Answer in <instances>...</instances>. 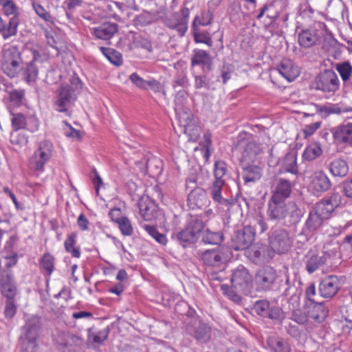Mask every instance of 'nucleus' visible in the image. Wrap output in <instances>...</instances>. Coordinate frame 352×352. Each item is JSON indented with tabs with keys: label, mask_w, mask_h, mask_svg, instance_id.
<instances>
[{
	"label": "nucleus",
	"mask_w": 352,
	"mask_h": 352,
	"mask_svg": "<svg viewBox=\"0 0 352 352\" xmlns=\"http://www.w3.org/2000/svg\"><path fill=\"white\" fill-rule=\"evenodd\" d=\"M266 318L280 322L285 318V316L280 307L274 305L270 307Z\"/></svg>",
	"instance_id": "nucleus-58"
},
{
	"label": "nucleus",
	"mask_w": 352,
	"mask_h": 352,
	"mask_svg": "<svg viewBox=\"0 0 352 352\" xmlns=\"http://www.w3.org/2000/svg\"><path fill=\"white\" fill-rule=\"evenodd\" d=\"M277 70L289 82L300 75V69L291 60L283 59L277 66Z\"/></svg>",
	"instance_id": "nucleus-26"
},
{
	"label": "nucleus",
	"mask_w": 352,
	"mask_h": 352,
	"mask_svg": "<svg viewBox=\"0 0 352 352\" xmlns=\"http://www.w3.org/2000/svg\"><path fill=\"white\" fill-rule=\"evenodd\" d=\"M342 285L341 278L333 275L328 276L322 279L319 284V295L322 298L331 299L336 295Z\"/></svg>",
	"instance_id": "nucleus-15"
},
{
	"label": "nucleus",
	"mask_w": 352,
	"mask_h": 352,
	"mask_svg": "<svg viewBox=\"0 0 352 352\" xmlns=\"http://www.w3.org/2000/svg\"><path fill=\"white\" fill-rule=\"evenodd\" d=\"M265 250V247L252 246L248 250V256L254 262H257L260 260L262 252Z\"/></svg>",
	"instance_id": "nucleus-63"
},
{
	"label": "nucleus",
	"mask_w": 352,
	"mask_h": 352,
	"mask_svg": "<svg viewBox=\"0 0 352 352\" xmlns=\"http://www.w3.org/2000/svg\"><path fill=\"white\" fill-rule=\"evenodd\" d=\"M234 150L241 153L240 164L252 163L256 160L261 150L252 135L247 132H241L237 136Z\"/></svg>",
	"instance_id": "nucleus-3"
},
{
	"label": "nucleus",
	"mask_w": 352,
	"mask_h": 352,
	"mask_svg": "<svg viewBox=\"0 0 352 352\" xmlns=\"http://www.w3.org/2000/svg\"><path fill=\"white\" fill-rule=\"evenodd\" d=\"M223 293L228 296V297L235 302H239L241 300V296L237 294L236 291L234 290V287H230L228 285H222L221 286Z\"/></svg>",
	"instance_id": "nucleus-61"
},
{
	"label": "nucleus",
	"mask_w": 352,
	"mask_h": 352,
	"mask_svg": "<svg viewBox=\"0 0 352 352\" xmlns=\"http://www.w3.org/2000/svg\"><path fill=\"white\" fill-rule=\"evenodd\" d=\"M189 16V9L184 7L170 16L164 17L162 21L166 27L175 30L181 36H183L188 30Z\"/></svg>",
	"instance_id": "nucleus-10"
},
{
	"label": "nucleus",
	"mask_w": 352,
	"mask_h": 352,
	"mask_svg": "<svg viewBox=\"0 0 352 352\" xmlns=\"http://www.w3.org/2000/svg\"><path fill=\"white\" fill-rule=\"evenodd\" d=\"M146 168L148 172L153 175H159L162 170V162L160 160L153 158L149 159L146 162Z\"/></svg>",
	"instance_id": "nucleus-55"
},
{
	"label": "nucleus",
	"mask_w": 352,
	"mask_h": 352,
	"mask_svg": "<svg viewBox=\"0 0 352 352\" xmlns=\"http://www.w3.org/2000/svg\"><path fill=\"white\" fill-rule=\"evenodd\" d=\"M0 6L2 7L3 14L7 16H12L9 20H15L16 25L20 23V12L18 6L13 0H0Z\"/></svg>",
	"instance_id": "nucleus-34"
},
{
	"label": "nucleus",
	"mask_w": 352,
	"mask_h": 352,
	"mask_svg": "<svg viewBox=\"0 0 352 352\" xmlns=\"http://www.w3.org/2000/svg\"><path fill=\"white\" fill-rule=\"evenodd\" d=\"M1 292L6 298H14L16 294V286L13 274L10 270H3L0 278Z\"/></svg>",
	"instance_id": "nucleus-20"
},
{
	"label": "nucleus",
	"mask_w": 352,
	"mask_h": 352,
	"mask_svg": "<svg viewBox=\"0 0 352 352\" xmlns=\"http://www.w3.org/2000/svg\"><path fill=\"white\" fill-rule=\"evenodd\" d=\"M140 212L145 221H151L157 215V206L148 197L141 198L138 202Z\"/></svg>",
	"instance_id": "nucleus-27"
},
{
	"label": "nucleus",
	"mask_w": 352,
	"mask_h": 352,
	"mask_svg": "<svg viewBox=\"0 0 352 352\" xmlns=\"http://www.w3.org/2000/svg\"><path fill=\"white\" fill-rule=\"evenodd\" d=\"M306 305L309 308V316L317 322H323L329 315V307L326 302L318 301Z\"/></svg>",
	"instance_id": "nucleus-25"
},
{
	"label": "nucleus",
	"mask_w": 352,
	"mask_h": 352,
	"mask_svg": "<svg viewBox=\"0 0 352 352\" xmlns=\"http://www.w3.org/2000/svg\"><path fill=\"white\" fill-rule=\"evenodd\" d=\"M12 116L11 122L14 131H16L26 128L27 120L23 113H12Z\"/></svg>",
	"instance_id": "nucleus-52"
},
{
	"label": "nucleus",
	"mask_w": 352,
	"mask_h": 352,
	"mask_svg": "<svg viewBox=\"0 0 352 352\" xmlns=\"http://www.w3.org/2000/svg\"><path fill=\"white\" fill-rule=\"evenodd\" d=\"M209 72H203L201 75H197L195 76V88L199 89L201 88H206L207 90L210 89L211 83L210 78L209 77Z\"/></svg>",
	"instance_id": "nucleus-49"
},
{
	"label": "nucleus",
	"mask_w": 352,
	"mask_h": 352,
	"mask_svg": "<svg viewBox=\"0 0 352 352\" xmlns=\"http://www.w3.org/2000/svg\"><path fill=\"white\" fill-rule=\"evenodd\" d=\"M201 259L206 265L219 267L227 261L228 257L225 255L223 249L218 247L205 250L201 254Z\"/></svg>",
	"instance_id": "nucleus-19"
},
{
	"label": "nucleus",
	"mask_w": 352,
	"mask_h": 352,
	"mask_svg": "<svg viewBox=\"0 0 352 352\" xmlns=\"http://www.w3.org/2000/svg\"><path fill=\"white\" fill-rule=\"evenodd\" d=\"M143 228L157 243L162 245L166 244L167 239L166 235L159 232L156 227L146 224L143 226Z\"/></svg>",
	"instance_id": "nucleus-51"
},
{
	"label": "nucleus",
	"mask_w": 352,
	"mask_h": 352,
	"mask_svg": "<svg viewBox=\"0 0 352 352\" xmlns=\"http://www.w3.org/2000/svg\"><path fill=\"white\" fill-rule=\"evenodd\" d=\"M308 314L300 309H294L291 314L290 319L298 323V324H305L308 321Z\"/></svg>",
	"instance_id": "nucleus-59"
},
{
	"label": "nucleus",
	"mask_w": 352,
	"mask_h": 352,
	"mask_svg": "<svg viewBox=\"0 0 352 352\" xmlns=\"http://www.w3.org/2000/svg\"><path fill=\"white\" fill-rule=\"evenodd\" d=\"M191 65H201L202 72H211L213 69L212 58L206 51L196 49L191 58Z\"/></svg>",
	"instance_id": "nucleus-23"
},
{
	"label": "nucleus",
	"mask_w": 352,
	"mask_h": 352,
	"mask_svg": "<svg viewBox=\"0 0 352 352\" xmlns=\"http://www.w3.org/2000/svg\"><path fill=\"white\" fill-rule=\"evenodd\" d=\"M230 280L234 289L237 292L247 293L252 285V277L248 270L240 265L232 271Z\"/></svg>",
	"instance_id": "nucleus-12"
},
{
	"label": "nucleus",
	"mask_w": 352,
	"mask_h": 352,
	"mask_svg": "<svg viewBox=\"0 0 352 352\" xmlns=\"http://www.w3.org/2000/svg\"><path fill=\"white\" fill-rule=\"evenodd\" d=\"M313 87L327 93H335L340 86V81L336 73L332 69H325L315 77Z\"/></svg>",
	"instance_id": "nucleus-9"
},
{
	"label": "nucleus",
	"mask_w": 352,
	"mask_h": 352,
	"mask_svg": "<svg viewBox=\"0 0 352 352\" xmlns=\"http://www.w3.org/2000/svg\"><path fill=\"white\" fill-rule=\"evenodd\" d=\"M129 80L131 81V82L135 85L137 87L146 90V83L148 80H144L142 77H140L138 73L134 72L131 74L129 76Z\"/></svg>",
	"instance_id": "nucleus-64"
},
{
	"label": "nucleus",
	"mask_w": 352,
	"mask_h": 352,
	"mask_svg": "<svg viewBox=\"0 0 352 352\" xmlns=\"http://www.w3.org/2000/svg\"><path fill=\"white\" fill-rule=\"evenodd\" d=\"M205 223L202 215H190L184 229L172 234L183 248H190L195 245L201 234V241L205 244L219 245L223 241L221 232H212L209 229L204 230Z\"/></svg>",
	"instance_id": "nucleus-1"
},
{
	"label": "nucleus",
	"mask_w": 352,
	"mask_h": 352,
	"mask_svg": "<svg viewBox=\"0 0 352 352\" xmlns=\"http://www.w3.org/2000/svg\"><path fill=\"white\" fill-rule=\"evenodd\" d=\"M54 262L55 258L48 252L45 253L41 258V265L48 276H50L54 270Z\"/></svg>",
	"instance_id": "nucleus-50"
},
{
	"label": "nucleus",
	"mask_w": 352,
	"mask_h": 352,
	"mask_svg": "<svg viewBox=\"0 0 352 352\" xmlns=\"http://www.w3.org/2000/svg\"><path fill=\"white\" fill-rule=\"evenodd\" d=\"M242 166V178L245 184L259 180L263 175L262 168L254 164H241Z\"/></svg>",
	"instance_id": "nucleus-28"
},
{
	"label": "nucleus",
	"mask_w": 352,
	"mask_h": 352,
	"mask_svg": "<svg viewBox=\"0 0 352 352\" xmlns=\"http://www.w3.org/2000/svg\"><path fill=\"white\" fill-rule=\"evenodd\" d=\"M41 329V318L32 316L29 318L23 327V336L20 339L21 349L25 352H35L37 346L36 340Z\"/></svg>",
	"instance_id": "nucleus-7"
},
{
	"label": "nucleus",
	"mask_w": 352,
	"mask_h": 352,
	"mask_svg": "<svg viewBox=\"0 0 352 352\" xmlns=\"http://www.w3.org/2000/svg\"><path fill=\"white\" fill-rule=\"evenodd\" d=\"M327 261V256L324 254L319 255L313 251H309L305 256L306 270L309 274L314 273Z\"/></svg>",
	"instance_id": "nucleus-30"
},
{
	"label": "nucleus",
	"mask_w": 352,
	"mask_h": 352,
	"mask_svg": "<svg viewBox=\"0 0 352 352\" xmlns=\"http://www.w3.org/2000/svg\"><path fill=\"white\" fill-rule=\"evenodd\" d=\"M187 201L189 208L193 210L206 206L208 197L206 190L201 187L194 188L188 193Z\"/></svg>",
	"instance_id": "nucleus-24"
},
{
	"label": "nucleus",
	"mask_w": 352,
	"mask_h": 352,
	"mask_svg": "<svg viewBox=\"0 0 352 352\" xmlns=\"http://www.w3.org/2000/svg\"><path fill=\"white\" fill-rule=\"evenodd\" d=\"M213 19V14L210 10H202L199 15L195 16L192 23L195 22V25L207 26L211 24Z\"/></svg>",
	"instance_id": "nucleus-48"
},
{
	"label": "nucleus",
	"mask_w": 352,
	"mask_h": 352,
	"mask_svg": "<svg viewBox=\"0 0 352 352\" xmlns=\"http://www.w3.org/2000/svg\"><path fill=\"white\" fill-rule=\"evenodd\" d=\"M188 83V80L186 77H179L175 79L172 82V87L177 91V94L175 99V110L177 111L182 109V104L183 102L186 100L185 98V91L184 90H178L177 88L185 87Z\"/></svg>",
	"instance_id": "nucleus-35"
},
{
	"label": "nucleus",
	"mask_w": 352,
	"mask_h": 352,
	"mask_svg": "<svg viewBox=\"0 0 352 352\" xmlns=\"http://www.w3.org/2000/svg\"><path fill=\"white\" fill-rule=\"evenodd\" d=\"M266 344L272 352H290L291 351L287 342L276 336H269L266 340Z\"/></svg>",
	"instance_id": "nucleus-36"
},
{
	"label": "nucleus",
	"mask_w": 352,
	"mask_h": 352,
	"mask_svg": "<svg viewBox=\"0 0 352 352\" xmlns=\"http://www.w3.org/2000/svg\"><path fill=\"white\" fill-rule=\"evenodd\" d=\"M256 290L259 292L276 291L279 288V276L271 266L265 265L259 269L254 277Z\"/></svg>",
	"instance_id": "nucleus-4"
},
{
	"label": "nucleus",
	"mask_w": 352,
	"mask_h": 352,
	"mask_svg": "<svg viewBox=\"0 0 352 352\" xmlns=\"http://www.w3.org/2000/svg\"><path fill=\"white\" fill-rule=\"evenodd\" d=\"M121 233L124 236H131L133 233V228L130 220L125 217L120 219L118 223Z\"/></svg>",
	"instance_id": "nucleus-57"
},
{
	"label": "nucleus",
	"mask_w": 352,
	"mask_h": 352,
	"mask_svg": "<svg viewBox=\"0 0 352 352\" xmlns=\"http://www.w3.org/2000/svg\"><path fill=\"white\" fill-rule=\"evenodd\" d=\"M275 6V2L267 3L261 8L260 12L256 16L258 20L261 19L266 13L267 18L271 19L272 23H274L279 16L278 10H273Z\"/></svg>",
	"instance_id": "nucleus-44"
},
{
	"label": "nucleus",
	"mask_w": 352,
	"mask_h": 352,
	"mask_svg": "<svg viewBox=\"0 0 352 352\" xmlns=\"http://www.w3.org/2000/svg\"><path fill=\"white\" fill-rule=\"evenodd\" d=\"M336 69L338 72L344 82L349 81L352 78V65L349 62H342L337 63Z\"/></svg>",
	"instance_id": "nucleus-45"
},
{
	"label": "nucleus",
	"mask_w": 352,
	"mask_h": 352,
	"mask_svg": "<svg viewBox=\"0 0 352 352\" xmlns=\"http://www.w3.org/2000/svg\"><path fill=\"white\" fill-rule=\"evenodd\" d=\"M100 51L105 57L113 65H120L122 63V54L112 48L101 47Z\"/></svg>",
	"instance_id": "nucleus-47"
},
{
	"label": "nucleus",
	"mask_w": 352,
	"mask_h": 352,
	"mask_svg": "<svg viewBox=\"0 0 352 352\" xmlns=\"http://www.w3.org/2000/svg\"><path fill=\"white\" fill-rule=\"evenodd\" d=\"M22 64L21 52L16 46H11L3 51L1 68L7 76L10 78L16 77Z\"/></svg>",
	"instance_id": "nucleus-6"
},
{
	"label": "nucleus",
	"mask_w": 352,
	"mask_h": 352,
	"mask_svg": "<svg viewBox=\"0 0 352 352\" xmlns=\"http://www.w3.org/2000/svg\"><path fill=\"white\" fill-rule=\"evenodd\" d=\"M211 327L206 323L199 322L190 331V335L200 343H207L211 338Z\"/></svg>",
	"instance_id": "nucleus-31"
},
{
	"label": "nucleus",
	"mask_w": 352,
	"mask_h": 352,
	"mask_svg": "<svg viewBox=\"0 0 352 352\" xmlns=\"http://www.w3.org/2000/svg\"><path fill=\"white\" fill-rule=\"evenodd\" d=\"M110 331L111 329L109 326L102 330L98 331L97 333H94L93 331V328H89L87 330L88 340L91 344H97L98 345H101L105 340H107Z\"/></svg>",
	"instance_id": "nucleus-39"
},
{
	"label": "nucleus",
	"mask_w": 352,
	"mask_h": 352,
	"mask_svg": "<svg viewBox=\"0 0 352 352\" xmlns=\"http://www.w3.org/2000/svg\"><path fill=\"white\" fill-rule=\"evenodd\" d=\"M268 243L274 252L283 254L290 250L293 240L288 231L282 228H278L272 229L268 232Z\"/></svg>",
	"instance_id": "nucleus-8"
},
{
	"label": "nucleus",
	"mask_w": 352,
	"mask_h": 352,
	"mask_svg": "<svg viewBox=\"0 0 352 352\" xmlns=\"http://www.w3.org/2000/svg\"><path fill=\"white\" fill-rule=\"evenodd\" d=\"M17 31L18 25H16L15 20H9V22L6 23L0 16V33L5 40L16 36Z\"/></svg>",
	"instance_id": "nucleus-42"
},
{
	"label": "nucleus",
	"mask_w": 352,
	"mask_h": 352,
	"mask_svg": "<svg viewBox=\"0 0 352 352\" xmlns=\"http://www.w3.org/2000/svg\"><path fill=\"white\" fill-rule=\"evenodd\" d=\"M33 8L36 14L45 22L54 23V19L49 12H47L41 4L33 3Z\"/></svg>",
	"instance_id": "nucleus-56"
},
{
	"label": "nucleus",
	"mask_w": 352,
	"mask_h": 352,
	"mask_svg": "<svg viewBox=\"0 0 352 352\" xmlns=\"http://www.w3.org/2000/svg\"><path fill=\"white\" fill-rule=\"evenodd\" d=\"M328 170L335 177L343 178L346 177L349 170L348 162L342 157H338L333 160L328 164Z\"/></svg>",
	"instance_id": "nucleus-29"
},
{
	"label": "nucleus",
	"mask_w": 352,
	"mask_h": 352,
	"mask_svg": "<svg viewBox=\"0 0 352 352\" xmlns=\"http://www.w3.org/2000/svg\"><path fill=\"white\" fill-rule=\"evenodd\" d=\"M213 175L214 180L208 188L211 198L219 208L228 211L234 204L235 199L226 192V182L228 177V165L226 162L215 161Z\"/></svg>",
	"instance_id": "nucleus-2"
},
{
	"label": "nucleus",
	"mask_w": 352,
	"mask_h": 352,
	"mask_svg": "<svg viewBox=\"0 0 352 352\" xmlns=\"http://www.w3.org/2000/svg\"><path fill=\"white\" fill-rule=\"evenodd\" d=\"M318 40V37L315 30H304L298 34V43L305 48L312 47Z\"/></svg>",
	"instance_id": "nucleus-37"
},
{
	"label": "nucleus",
	"mask_w": 352,
	"mask_h": 352,
	"mask_svg": "<svg viewBox=\"0 0 352 352\" xmlns=\"http://www.w3.org/2000/svg\"><path fill=\"white\" fill-rule=\"evenodd\" d=\"M146 87V90L149 89L155 93H162L164 96L166 95L164 85L155 78L148 80Z\"/></svg>",
	"instance_id": "nucleus-62"
},
{
	"label": "nucleus",
	"mask_w": 352,
	"mask_h": 352,
	"mask_svg": "<svg viewBox=\"0 0 352 352\" xmlns=\"http://www.w3.org/2000/svg\"><path fill=\"white\" fill-rule=\"evenodd\" d=\"M322 153V150L318 144H314L308 146L303 152L302 157L305 160L313 161L320 157Z\"/></svg>",
	"instance_id": "nucleus-46"
},
{
	"label": "nucleus",
	"mask_w": 352,
	"mask_h": 352,
	"mask_svg": "<svg viewBox=\"0 0 352 352\" xmlns=\"http://www.w3.org/2000/svg\"><path fill=\"white\" fill-rule=\"evenodd\" d=\"M54 147L50 140L41 141L37 148L29 160L30 169L37 173H43L45 170V165L53 156Z\"/></svg>",
	"instance_id": "nucleus-5"
},
{
	"label": "nucleus",
	"mask_w": 352,
	"mask_h": 352,
	"mask_svg": "<svg viewBox=\"0 0 352 352\" xmlns=\"http://www.w3.org/2000/svg\"><path fill=\"white\" fill-rule=\"evenodd\" d=\"M56 343L60 352H80L83 340L72 333H61L58 335Z\"/></svg>",
	"instance_id": "nucleus-14"
},
{
	"label": "nucleus",
	"mask_w": 352,
	"mask_h": 352,
	"mask_svg": "<svg viewBox=\"0 0 352 352\" xmlns=\"http://www.w3.org/2000/svg\"><path fill=\"white\" fill-rule=\"evenodd\" d=\"M77 99L74 89L69 85H61L58 90L57 100L54 102L55 109L70 116L69 109Z\"/></svg>",
	"instance_id": "nucleus-11"
},
{
	"label": "nucleus",
	"mask_w": 352,
	"mask_h": 352,
	"mask_svg": "<svg viewBox=\"0 0 352 352\" xmlns=\"http://www.w3.org/2000/svg\"><path fill=\"white\" fill-rule=\"evenodd\" d=\"M266 214L268 220L276 222L283 220L288 214L285 201L270 198L267 202Z\"/></svg>",
	"instance_id": "nucleus-16"
},
{
	"label": "nucleus",
	"mask_w": 352,
	"mask_h": 352,
	"mask_svg": "<svg viewBox=\"0 0 352 352\" xmlns=\"http://www.w3.org/2000/svg\"><path fill=\"white\" fill-rule=\"evenodd\" d=\"M33 59L25 64L24 67H21L22 75L28 82H34L36 81L38 74V68L36 65V61L37 59V56H39V53L34 50L33 52Z\"/></svg>",
	"instance_id": "nucleus-32"
},
{
	"label": "nucleus",
	"mask_w": 352,
	"mask_h": 352,
	"mask_svg": "<svg viewBox=\"0 0 352 352\" xmlns=\"http://www.w3.org/2000/svg\"><path fill=\"white\" fill-rule=\"evenodd\" d=\"M192 33L195 43H205L209 47L212 45V40L208 31H201L195 22L192 23Z\"/></svg>",
	"instance_id": "nucleus-41"
},
{
	"label": "nucleus",
	"mask_w": 352,
	"mask_h": 352,
	"mask_svg": "<svg viewBox=\"0 0 352 352\" xmlns=\"http://www.w3.org/2000/svg\"><path fill=\"white\" fill-rule=\"evenodd\" d=\"M279 166V173H289L298 177L299 175V169L297 164V152L296 151H290L287 153L278 162Z\"/></svg>",
	"instance_id": "nucleus-18"
},
{
	"label": "nucleus",
	"mask_w": 352,
	"mask_h": 352,
	"mask_svg": "<svg viewBox=\"0 0 352 352\" xmlns=\"http://www.w3.org/2000/svg\"><path fill=\"white\" fill-rule=\"evenodd\" d=\"M270 307V304L268 300H258L254 302L253 309L258 315L266 318Z\"/></svg>",
	"instance_id": "nucleus-54"
},
{
	"label": "nucleus",
	"mask_w": 352,
	"mask_h": 352,
	"mask_svg": "<svg viewBox=\"0 0 352 352\" xmlns=\"http://www.w3.org/2000/svg\"><path fill=\"white\" fill-rule=\"evenodd\" d=\"M254 238V228L251 226H244L236 231L232 237V248L236 251L246 250L252 244Z\"/></svg>",
	"instance_id": "nucleus-13"
},
{
	"label": "nucleus",
	"mask_w": 352,
	"mask_h": 352,
	"mask_svg": "<svg viewBox=\"0 0 352 352\" xmlns=\"http://www.w3.org/2000/svg\"><path fill=\"white\" fill-rule=\"evenodd\" d=\"M336 141L340 144L352 145V123L347 122L331 129Z\"/></svg>",
	"instance_id": "nucleus-22"
},
{
	"label": "nucleus",
	"mask_w": 352,
	"mask_h": 352,
	"mask_svg": "<svg viewBox=\"0 0 352 352\" xmlns=\"http://www.w3.org/2000/svg\"><path fill=\"white\" fill-rule=\"evenodd\" d=\"M292 186V183L289 179L283 177L275 179L272 190V195L270 198L285 201L291 196Z\"/></svg>",
	"instance_id": "nucleus-17"
},
{
	"label": "nucleus",
	"mask_w": 352,
	"mask_h": 352,
	"mask_svg": "<svg viewBox=\"0 0 352 352\" xmlns=\"http://www.w3.org/2000/svg\"><path fill=\"white\" fill-rule=\"evenodd\" d=\"M324 220L322 217L311 209L305 222V230H307L309 233H314L322 226Z\"/></svg>",
	"instance_id": "nucleus-40"
},
{
	"label": "nucleus",
	"mask_w": 352,
	"mask_h": 352,
	"mask_svg": "<svg viewBox=\"0 0 352 352\" xmlns=\"http://www.w3.org/2000/svg\"><path fill=\"white\" fill-rule=\"evenodd\" d=\"M312 210L322 219H327L335 210V208L325 199H323L317 203Z\"/></svg>",
	"instance_id": "nucleus-43"
},
{
	"label": "nucleus",
	"mask_w": 352,
	"mask_h": 352,
	"mask_svg": "<svg viewBox=\"0 0 352 352\" xmlns=\"http://www.w3.org/2000/svg\"><path fill=\"white\" fill-rule=\"evenodd\" d=\"M289 219L287 223H285L287 226H296L297 225L302 217V213L300 208H298L296 204H294L293 208L289 212L288 214Z\"/></svg>",
	"instance_id": "nucleus-53"
},
{
	"label": "nucleus",
	"mask_w": 352,
	"mask_h": 352,
	"mask_svg": "<svg viewBox=\"0 0 352 352\" xmlns=\"http://www.w3.org/2000/svg\"><path fill=\"white\" fill-rule=\"evenodd\" d=\"M23 90H12L9 93L10 102L15 107H19L23 104L24 98Z\"/></svg>",
	"instance_id": "nucleus-60"
},
{
	"label": "nucleus",
	"mask_w": 352,
	"mask_h": 352,
	"mask_svg": "<svg viewBox=\"0 0 352 352\" xmlns=\"http://www.w3.org/2000/svg\"><path fill=\"white\" fill-rule=\"evenodd\" d=\"M310 185L314 192L324 193L331 188L332 184L323 170H317L311 177Z\"/></svg>",
	"instance_id": "nucleus-21"
},
{
	"label": "nucleus",
	"mask_w": 352,
	"mask_h": 352,
	"mask_svg": "<svg viewBox=\"0 0 352 352\" xmlns=\"http://www.w3.org/2000/svg\"><path fill=\"white\" fill-rule=\"evenodd\" d=\"M118 31V25L113 23H104L94 29V35L100 39L109 40Z\"/></svg>",
	"instance_id": "nucleus-33"
},
{
	"label": "nucleus",
	"mask_w": 352,
	"mask_h": 352,
	"mask_svg": "<svg viewBox=\"0 0 352 352\" xmlns=\"http://www.w3.org/2000/svg\"><path fill=\"white\" fill-rule=\"evenodd\" d=\"M77 232H74L67 235L65 242L64 247L67 252L69 253L72 257L80 258L81 255L80 249L76 246Z\"/></svg>",
	"instance_id": "nucleus-38"
}]
</instances>
